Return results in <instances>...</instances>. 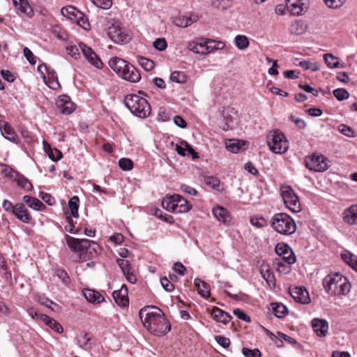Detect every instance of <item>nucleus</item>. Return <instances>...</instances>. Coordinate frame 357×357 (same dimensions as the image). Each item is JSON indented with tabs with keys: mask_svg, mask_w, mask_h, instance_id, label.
Segmentation results:
<instances>
[{
	"mask_svg": "<svg viewBox=\"0 0 357 357\" xmlns=\"http://www.w3.org/2000/svg\"><path fill=\"white\" fill-rule=\"evenodd\" d=\"M139 314L144 326L151 334L162 336L170 331V324L160 308L146 306L140 310Z\"/></svg>",
	"mask_w": 357,
	"mask_h": 357,
	"instance_id": "nucleus-1",
	"label": "nucleus"
},
{
	"mask_svg": "<svg viewBox=\"0 0 357 357\" xmlns=\"http://www.w3.org/2000/svg\"><path fill=\"white\" fill-rule=\"evenodd\" d=\"M326 291L331 296H345L351 291V284L348 279L339 273L329 274L323 280Z\"/></svg>",
	"mask_w": 357,
	"mask_h": 357,
	"instance_id": "nucleus-2",
	"label": "nucleus"
},
{
	"mask_svg": "<svg viewBox=\"0 0 357 357\" xmlns=\"http://www.w3.org/2000/svg\"><path fill=\"white\" fill-rule=\"evenodd\" d=\"M124 102L127 108L139 118H146L151 114V106L147 100L139 95L128 94Z\"/></svg>",
	"mask_w": 357,
	"mask_h": 357,
	"instance_id": "nucleus-3",
	"label": "nucleus"
},
{
	"mask_svg": "<svg viewBox=\"0 0 357 357\" xmlns=\"http://www.w3.org/2000/svg\"><path fill=\"white\" fill-rule=\"evenodd\" d=\"M271 226L275 231L282 235L293 234L296 230L294 220L287 213L275 214L271 220Z\"/></svg>",
	"mask_w": 357,
	"mask_h": 357,
	"instance_id": "nucleus-4",
	"label": "nucleus"
},
{
	"mask_svg": "<svg viewBox=\"0 0 357 357\" xmlns=\"http://www.w3.org/2000/svg\"><path fill=\"white\" fill-rule=\"evenodd\" d=\"M162 207L174 213H184L192 208V204L178 194L166 196L162 202Z\"/></svg>",
	"mask_w": 357,
	"mask_h": 357,
	"instance_id": "nucleus-5",
	"label": "nucleus"
},
{
	"mask_svg": "<svg viewBox=\"0 0 357 357\" xmlns=\"http://www.w3.org/2000/svg\"><path fill=\"white\" fill-rule=\"evenodd\" d=\"M266 142L269 149L274 153H284L289 149V141L284 135L278 130H273L268 132Z\"/></svg>",
	"mask_w": 357,
	"mask_h": 357,
	"instance_id": "nucleus-6",
	"label": "nucleus"
},
{
	"mask_svg": "<svg viewBox=\"0 0 357 357\" xmlns=\"http://www.w3.org/2000/svg\"><path fill=\"white\" fill-rule=\"evenodd\" d=\"M305 165L309 170L316 172H325L329 167L327 158L322 154L317 153L306 156Z\"/></svg>",
	"mask_w": 357,
	"mask_h": 357,
	"instance_id": "nucleus-7",
	"label": "nucleus"
},
{
	"mask_svg": "<svg viewBox=\"0 0 357 357\" xmlns=\"http://www.w3.org/2000/svg\"><path fill=\"white\" fill-rule=\"evenodd\" d=\"M281 196L285 206L292 212L301 211V207L298 196L289 186H284L281 190Z\"/></svg>",
	"mask_w": 357,
	"mask_h": 357,
	"instance_id": "nucleus-8",
	"label": "nucleus"
},
{
	"mask_svg": "<svg viewBox=\"0 0 357 357\" xmlns=\"http://www.w3.org/2000/svg\"><path fill=\"white\" fill-rule=\"evenodd\" d=\"M275 252L279 258L275 260H285L289 263L296 262V256L291 248L287 244H277L275 246Z\"/></svg>",
	"mask_w": 357,
	"mask_h": 357,
	"instance_id": "nucleus-9",
	"label": "nucleus"
},
{
	"mask_svg": "<svg viewBox=\"0 0 357 357\" xmlns=\"http://www.w3.org/2000/svg\"><path fill=\"white\" fill-rule=\"evenodd\" d=\"M286 6L292 15H300L307 10L308 0H286Z\"/></svg>",
	"mask_w": 357,
	"mask_h": 357,
	"instance_id": "nucleus-10",
	"label": "nucleus"
},
{
	"mask_svg": "<svg viewBox=\"0 0 357 357\" xmlns=\"http://www.w3.org/2000/svg\"><path fill=\"white\" fill-rule=\"evenodd\" d=\"M56 104L59 112L63 114H70L75 109V104L70 97L66 95L59 96Z\"/></svg>",
	"mask_w": 357,
	"mask_h": 357,
	"instance_id": "nucleus-11",
	"label": "nucleus"
},
{
	"mask_svg": "<svg viewBox=\"0 0 357 357\" xmlns=\"http://www.w3.org/2000/svg\"><path fill=\"white\" fill-rule=\"evenodd\" d=\"M289 293L293 298L302 304H307L310 302L308 291L305 288L296 287L289 289Z\"/></svg>",
	"mask_w": 357,
	"mask_h": 357,
	"instance_id": "nucleus-12",
	"label": "nucleus"
},
{
	"mask_svg": "<svg viewBox=\"0 0 357 357\" xmlns=\"http://www.w3.org/2000/svg\"><path fill=\"white\" fill-rule=\"evenodd\" d=\"M99 250L100 247L96 242L86 238L80 239L79 252L81 255H93V252L98 255Z\"/></svg>",
	"mask_w": 357,
	"mask_h": 357,
	"instance_id": "nucleus-13",
	"label": "nucleus"
},
{
	"mask_svg": "<svg viewBox=\"0 0 357 357\" xmlns=\"http://www.w3.org/2000/svg\"><path fill=\"white\" fill-rule=\"evenodd\" d=\"M99 250L100 247L96 242L86 238L80 239L79 252L81 255H93V252L98 255Z\"/></svg>",
	"mask_w": 357,
	"mask_h": 357,
	"instance_id": "nucleus-14",
	"label": "nucleus"
},
{
	"mask_svg": "<svg viewBox=\"0 0 357 357\" xmlns=\"http://www.w3.org/2000/svg\"><path fill=\"white\" fill-rule=\"evenodd\" d=\"M112 296L118 305L126 307L129 305L128 291L125 284L122 285L119 290L114 291Z\"/></svg>",
	"mask_w": 357,
	"mask_h": 357,
	"instance_id": "nucleus-15",
	"label": "nucleus"
},
{
	"mask_svg": "<svg viewBox=\"0 0 357 357\" xmlns=\"http://www.w3.org/2000/svg\"><path fill=\"white\" fill-rule=\"evenodd\" d=\"M312 326L319 337H325L328 332V323L325 319L314 318L312 321Z\"/></svg>",
	"mask_w": 357,
	"mask_h": 357,
	"instance_id": "nucleus-16",
	"label": "nucleus"
},
{
	"mask_svg": "<svg viewBox=\"0 0 357 357\" xmlns=\"http://www.w3.org/2000/svg\"><path fill=\"white\" fill-rule=\"evenodd\" d=\"M188 48L189 50L200 54H208V51L207 50L210 49V47L206 46L205 38H199L190 42L188 45Z\"/></svg>",
	"mask_w": 357,
	"mask_h": 357,
	"instance_id": "nucleus-17",
	"label": "nucleus"
},
{
	"mask_svg": "<svg viewBox=\"0 0 357 357\" xmlns=\"http://www.w3.org/2000/svg\"><path fill=\"white\" fill-rule=\"evenodd\" d=\"M108 36L116 43H124L128 40V36L119 26L116 25H112L109 28Z\"/></svg>",
	"mask_w": 357,
	"mask_h": 357,
	"instance_id": "nucleus-18",
	"label": "nucleus"
},
{
	"mask_svg": "<svg viewBox=\"0 0 357 357\" xmlns=\"http://www.w3.org/2000/svg\"><path fill=\"white\" fill-rule=\"evenodd\" d=\"M0 130L6 139L10 142H16L17 135L13 128L8 122L2 120L0 121Z\"/></svg>",
	"mask_w": 357,
	"mask_h": 357,
	"instance_id": "nucleus-19",
	"label": "nucleus"
},
{
	"mask_svg": "<svg viewBox=\"0 0 357 357\" xmlns=\"http://www.w3.org/2000/svg\"><path fill=\"white\" fill-rule=\"evenodd\" d=\"M13 3L15 9L26 15L27 17H31L33 16V10L29 4L27 0H13Z\"/></svg>",
	"mask_w": 357,
	"mask_h": 357,
	"instance_id": "nucleus-20",
	"label": "nucleus"
},
{
	"mask_svg": "<svg viewBox=\"0 0 357 357\" xmlns=\"http://www.w3.org/2000/svg\"><path fill=\"white\" fill-rule=\"evenodd\" d=\"M13 214L22 222L28 223L31 216L30 215L27 208L22 204H17L15 205Z\"/></svg>",
	"mask_w": 357,
	"mask_h": 357,
	"instance_id": "nucleus-21",
	"label": "nucleus"
},
{
	"mask_svg": "<svg viewBox=\"0 0 357 357\" xmlns=\"http://www.w3.org/2000/svg\"><path fill=\"white\" fill-rule=\"evenodd\" d=\"M212 213L219 222L227 223L230 221L231 218L228 211L222 206H217L214 207Z\"/></svg>",
	"mask_w": 357,
	"mask_h": 357,
	"instance_id": "nucleus-22",
	"label": "nucleus"
},
{
	"mask_svg": "<svg viewBox=\"0 0 357 357\" xmlns=\"http://www.w3.org/2000/svg\"><path fill=\"white\" fill-rule=\"evenodd\" d=\"M211 315L215 321L225 324L229 322L231 318L228 313L216 307L212 309Z\"/></svg>",
	"mask_w": 357,
	"mask_h": 357,
	"instance_id": "nucleus-23",
	"label": "nucleus"
},
{
	"mask_svg": "<svg viewBox=\"0 0 357 357\" xmlns=\"http://www.w3.org/2000/svg\"><path fill=\"white\" fill-rule=\"evenodd\" d=\"M194 284L197 288V292L201 296L206 298L211 296L210 287L206 282L201 279L196 278L194 280Z\"/></svg>",
	"mask_w": 357,
	"mask_h": 357,
	"instance_id": "nucleus-24",
	"label": "nucleus"
},
{
	"mask_svg": "<svg viewBox=\"0 0 357 357\" xmlns=\"http://www.w3.org/2000/svg\"><path fill=\"white\" fill-rule=\"evenodd\" d=\"M344 220L349 225H357V205H352L344 211Z\"/></svg>",
	"mask_w": 357,
	"mask_h": 357,
	"instance_id": "nucleus-25",
	"label": "nucleus"
},
{
	"mask_svg": "<svg viewBox=\"0 0 357 357\" xmlns=\"http://www.w3.org/2000/svg\"><path fill=\"white\" fill-rule=\"evenodd\" d=\"M83 294L87 301L91 303H100L105 300L103 296L95 290L86 289Z\"/></svg>",
	"mask_w": 357,
	"mask_h": 357,
	"instance_id": "nucleus-26",
	"label": "nucleus"
},
{
	"mask_svg": "<svg viewBox=\"0 0 357 357\" xmlns=\"http://www.w3.org/2000/svg\"><path fill=\"white\" fill-rule=\"evenodd\" d=\"M121 78L130 82H137L141 79V75L138 70L132 66L127 68L125 75H123Z\"/></svg>",
	"mask_w": 357,
	"mask_h": 357,
	"instance_id": "nucleus-27",
	"label": "nucleus"
},
{
	"mask_svg": "<svg viewBox=\"0 0 357 357\" xmlns=\"http://www.w3.org/2000/svg\"><path fill=\"white\" fill-rule=\"evenodd\" d=\"M127 61L119 57H113L109 61V67L119 76Z\"/></svg>",
	"mask_w": 357,
	"mask_h": 357,
	"instance_id": "nucleus-28",
	"label": "nucleus"
},
{
	"mask_svg": "<svg viewBox=\"0 0 357 357\" xmlns=\"http://www.w3.org/2000/svg\"><path fill=\"white\" fill-rule=\"evenodd\" d=\"M198 20L197 16H186V15H180L177 18H176L174 21V23L176 26L179 27H187L191 25L192 23L197 22Z\"/></svg>",
	"mask_w": 357,
	"mask_h": 357,
	"instance_id": "nucleus-29",
	"label": "nucleus"
},
{
	"mask_svg": "<svg viewBox=\"0 0 357 357\" xmlns=\"http://www.w3.org/2000/svg\"><path fill=\"white\" fill-rule=\"evenodd\" d=\"M307 24L301 20H296L291 24L289 31L294 35H301L307 31Z\"/></svg>",
	"mask_w": 357,
	"mask_h": 357,
	"instance_id": "nucleus-30",
	"label": "nucleus"
},
{
	"mask_svg": "<svg viewBox=\"0 0 357 357\" xmlns=\"http://www.w3.org/2000/svg\"><path fill=\"white\" fill-rule=\"evenodd\" d=\"M12 181L15 182L19 187L24 189L25 191L31 190L33 188L31 182L18 172L16 177L13 178Z\"/></svg>",
	"mask_w": 357,
	"mask_h": 357,
	"instance_id": "nucleus-31",
	"label": "nucleus"
},
{
	"mask_svg": "<svg viewBox=\"0 0 357 357\" xmlns=\"http://www.w3.org/2000/svg\"><path fill=\"white\" fill-rule=\"evenodd\" d=\"M40 320L43 321L46 325L57 333L63 332V327L54 319H52L47 315H41Z\"/></svg>",
	"mask_w": 357,
	"mask_h": 357,
	"instance_id": "nucleus-32",
	"label": "nucleus"
},
{
	"mask_svg": "<svg viewBox=\"0 0 357 357\" xmlns=\"http://www.w3.org/2000/svg\"><path fill=\"white\" fill-rule=\"evenodd\" d=\"M245 143L243 141L236 139H229L225 143L226 149L234 153H238L243 148Z\"/></svg>",
	"mask_w": 357,
	"mask_h": 357,
	"instance_id": "nucleus-33",
	"label": "nucleus"
},
{
	"mask_svg": "<svg viewBox=\"0 0 357 357\" xmlns=\"http://www.w3.org/2000/svg\"><path fill=\"white\" fill-rule=\"evenodd\" d=\"M23 201L26 203L29 207L40 211L42 208H45V205L39 199L35 197L25 195L23 197Z\"/></svg>",
	"mask_w": 357,
	"mask_h": 357,
	"instance_id": "nucleus-34",
	"label": "nucleus"
},
{
	"mask_svg": "<svg viewBox=\"0 0 357 357\" xmlns=\"http://www.w3.org/2000/svg\"><path fill=\"white\" fill-rule=\"evenodd\" d=\"M205 183L212 188L213 189L221 192L223 190V184L220 181V180L215 177L212 176H208L204 177Z\"/></svg>",
	"mask_w": 357,
	"mask_h": 357,
	"instance_id": "nucleus-35",
	"label": "nucleus"
},
{
	"mask_svg": "<svg viewBox=\"0 0 357 357\" xmlns=\"http://www.w3.org/2000/svg\"><path fill=\"white\" fill-rule=\"evenodd\" d=\"M79 199L77 196L75 195L68 201V207L70 211V215L73 218H78Z\"/></svg>",
	"mask_w": 357,
	"mask_h": 357,
	"instance_id": "nucleus-36",
	"label": "nucleus"
},
{
	"mask_svg": "<svg viewBox=\"0 0 357 357\" xmlns=\"http://www.w3.org/2000/svg\"><path fill=\"white\" fill-rule=\"evenodd\" d=\"M342 258L344 261L357 271V256L349 251H344L342 254Z\"/></svg>",
	"mask_w": 357,
	"mask_h": 357,
	"instance_id": "nucleus-37",
	"label": "nucleus"
},
{
	"mask_svg": "<svg viewBox=\"0 0 357 357\" xmlns=\"http://www.w3.org/2000/svg\"><path fill=\"white\" fill-rule=\"evenodd\" d=\"M262 278L266 280L269 287H274L275 283V279L274 275L271 272L267 266H263L260 270Z\"/></svg>",
	"mask_w": 357,
	"mask_h": 357,
	"instance_id": "nucleus-38",
	"label": "nucleus"
},
{
	"mask_svg": "<svg viewBox=\"0 0 357 357\" xmlns=\"http://www.w3.org/2000/svg\"><path fill=\"white\" fill-rule=\"evenodd\" d=\"M275 265L277 271L282 274H287L290 273L291 270V264L294 263H289L285 260H275Z\"/></svg>",
	"mask_w": 357,
	"mask_h": 357,
	"instance_id": "nucleus-39",
	"label": "nucleus"
},
{
	"mask_svg": "<svg viewBox=\"0 0 357 357\" xmlns=\"http://www.w3.org/2000/svg\"><path fill=\"white\" fill-rule=\"evenodd\" d=\"M271 306L273 314L278 318L284 317L288 312L287 307L282 303H272Z\"/></svg>",
	"mask_w": 357,
	"mask_h": 357,
	"instance_id": "nucleus-40",
	"label": "nucleus"
},
{
	"mask_svg": "<svg viewBox=\"0 0 357 357\" xmlns=\"http://www.w3.org/2000/svg\"><path fill=\"white\" fill-rule=\"evenodd\" d=\"M298 66L305 70H310L312 72H316L320 70V66L317 62H312L309 60L301 61Z\"/></svg>",
	"mask_w": 357,
	"mask_h": 357,
	"instance_id": "nucleus-41",
	"label": "nucleus"
},
{
	"mask_svg": "<svg viewBox=\"0 0 357 357\" xmlns=\"http://www.w3.org/2000/svg\"><path fill=\"white\" fill-rule=\"evenodd\" d=\"M324 59L326 64L330 68H336L340 67V61L337 57H335L332 54H325Z\"/></svg>",
	"mask_w": 357,
	"mask_h": 357,
	"instance_id": "nucleus-42",
	"label": "nucleus"
},
{
	"mask_svg": "<svg viewBox=\"0 0 357 357\" xmlns=\"http://www.w3.org/2000/svg\"><path fill=\"white\" fill-rule=\"evenodd\" d=\"M0 173L6 177H8L11 180L16 177L17 172L10 168L6 164H0Z\"/></svg>",
	"mask_w": 357,
	"mask_h": 357,
	"instance_id": "nucleus-43",
	"label": "nucleus"
},
{
	"mask_svg": "<svg viewBox=\"0 0 357 357\" xmlns=\"http://www.w3.org/2000/svg\"><path fill=\"white\" fill-rule=\"evenodd\" d=\"M75 22H76L85 30L89 29L90 27L88 18L83 13L80 11L77 16L75 15Z\"/></svg>",
	"mask_w": 357,
	"mask_h": 357,
	"instance_id": "nucleus-44",
	"label": "nucleus"
},
{
	"mask_svg": "<svg viewBox=\"0 0 357 357\" xmlns=\"http://www.w3.org/2000/svg\"><path fill=\"white\" fill-rule=\"evenodd\" d=\"M66 240L67 245L73 252H79L80 239L66 235Z\"/></svg>",
	"mask_w": 357,
	"mask_h": 357,
	"instance_id": "nucleus-45",
	"label": "nucleus"
},
{
	"mask_svg": "<svg viewBox=\"0 0 357 357\" xmlns=\"http://www.w3.org/2000/svg\"><path fill=\"white\" fill-rule=\"evenodd\" d=\"M171 81L176 83H185L187 81V76L184 72L174 71L170 75Z\"/></svg>",
	"mask_w": 357,
	"mask_h": 357,
	"instance_id": "nucleus-46",
	"label": "nucleus"
},
{
	"mask_svg": "<svg viewBox=\"0 0 357 357\" xmlns=\"http://www.w3.org/2000/svg\"><path fill=\"white\" fill-rule=\"evenodd\" d=\"M235 44L239 50H245L249 45V40L245 36L238 35L235 38Z\"/></svg>",
	"mask_w": 357,
	"mask_h": 357,
	"instance_id": "nucleus-47",
	"label": "nucleus"
},
{
	"mask_svg": "<svg viewBox=\"0 0 357 357\" xmlns=\"http://www.w3.org/2000/svg\"><path fill=\"white\" fill-rule=\"evenodd\" d=\"M80 48L78 46L75 45H68L66 47V52L68 54L75 59H79L80 58V52H79Z\"/></svg>",
	"mask_w": 357,
	"mask_h": 357,
	"instance_id": "nucleus-48",
	"label": "nucleus"
},
{
	"mask_svg": "<svg viewBox=\"0 0 357 357\" xmlns=\"http://www.w3.org/2000/svg\"><path fill=\"white\" fill-rule=\"evenodd\" d=\"M117 264L120 266L123 275L134 270L130 262L127 259H118Z\"/></svg>",
	"mask_w": 357,
	"mask_h": 357,
	"instance_id": "nucleus-49",
	"label": "nucleus"
},
{
	"mask_svg": "<svg viewBox=\"0 0 357 357\" xmlns=\"http://www.w3.org/2000/svg\"><path fill=\"white\" fill-rule=\"evenodd\" d=\"M139 65L147 71L152 70L154 67V62L147 58L140 56L138 58Z\"/></svg>",
	"mask_w": 357,
	"mask_h": 357,
	"instance_id": "nucleus-50",
	"label": "nucleus"
},
{
	"mask_svg": "<svg viewBox=\"0 0 357 357\" xmlns=\"http://www.w3.org/2000/svg\"><path fill=\"white\" fill-rule=\"evenodd\" d=\"M119 166L124 171H129L133 168V162L126 158H122L119 160Z\"/></svg>",
	"mask_w": 357,
	"mask_h": 357,
	"instance_id": "nucleus-51",
	"label": "nucleus"
},
{
	"mask_svg": "<svg viewBox=\"0 0 357 357\" xmlns=\"http://www.w3.org/2000/svg\"><path fill=\"white\" fill-rule=\"evenodd\" d=\"M91 1L96 6L103 10H107L112 6V0H91Z\"/></svg>",
	"mask_w": 357,
	"mask_h": 357,
	"instance_id": "nucleus-52",
	"label": "nucleus"
},
{
	"mask_svg": "<svg viewBox=\"0 0 357 357\" xmlns=\"http://www.w3.org/2000/svg\"><path fill=\"white\" fill-rule=\"evenodd\" d=\"M91 65L94 66L98 68H102L103 63L98 56L96 53L93 51L91 55L86 59Z\"/></svg>",
	"mask_w": 357,
	"mask_h": 357,
	"instance_id": "nucleus-53",
	"label": "nucleus"
},
{
	"mask_svg": "<svg viewBox=\"0 0 357 357\" xmlns=\"http://www.w3.org/2000/svg\"><path fill=\"white\" fill-rule=\"evenodd\" d=\"M65 12L66 13H64V10L63 9L62 13L64 16H66L69 19L75 21V15H77V14L79 13V10H78L75 7L69 6L65 8Z\"/></svg>",
	"mask_w": 357,
	"mask_h": 357,
	"instance_id": "nucleus-54",
	"label": "nucleus"
},
{
	"mask_svg": "<svg viewBox=\"0 0 357 357\" xmlns=\"http://www.w3.org/2000/svg\"><path fill=\"white\" fill-rule=\"evenodd\" d=\"M334 96L340 101L347 100L349 94L344 89H337L333 91Z\"/></svg>",
	"mask_w": 357,
	"mask_h": 357,
	"instance_id": "nucleus-55",
	"label": "nucleus"
},
{
	"mask_svg": "<svg viewBox=\"0 0 357 357\" xmlns=\"http://www.w3.org/2000/svg\"><path fill=\"white\" fill-rule=\"evenodd\" d=\"M347 0H324L326 5L329 8L337 9L340 8Z\"/></svg>",
	"mask_w": 357,
	"mask_h": 357,
	"instance_id": "nucleus-56",
	"label": "nucleus"
},
{
	"mask_svg": "<svg viewBox=\"0 0 357 357\" xmlns=\"http://www.w3.org/2000/svg\"><path fill=\"white\" fill-rule=\"evenodd\" d=\"M242 354L245 357H260L261 352L257 349H250L248 348H243Z\"/></svg>",
	"mask_w": 357,
	"mask_h": 357,
	"instance_id": "nucleus-57",
	"label": "nucleus"
},
{
	"mask_svg": "<svg viewBox=\"0 0 357 357\" xmlns=\"http://www.w3.org/2000/svg\"><path fill=\"white\" fill-rule=\"evenodd\" d=\"M153 46L159 51H163L167 48V43L165 38H159L153 42Z\"/></svg>",
	"mask_w": 357,
	"mask_h": 357,
	"instance_id": "nucleus-58",
	"label": "nucleus"
},
{
	"mask_svg": "<svg viewBox=\"0 0 357 357\" xmlns=\"http://www.w3.org/2000/svg\"><path fill=\"white\" fill-rule=\"evenodd\" d=\"M24 55L31 65L36 64L37 61V57L35 56L31 50L28 47H24L23 50Z\"/></svg>",
	"mask_w": 357,
	"mask_h": 357,
	"instance_id": "nucleus-59",
	"label": "nucleus"
},
{
	"mask_svg": "<svg viewBox=\"0 0 357 357\" xmlns=\"http://www.w3.org/2000/svg\"><path fill=\"white\" fill-rule=\"evenodd\" d=\"M67 222L68 223V225L65 227V229L66 231H68L70 234H78L80 228L77 227L75 228V225H73V221L71 217L68 216L66 218Z\"/></svg>",
	"mask_w": 357,
	"mask_h": 357,
	"instance_id": "nucleus-60",
	"label": "nucleus"
},
{
	"mask_svg": "<svg viewBox=\"0 0 357 357\" xmlns=\"http://www.w3.org/2000/svg\"><path fill=\"white\" fill-rule=\"evenodd\" d=\"M338 130L343 135L347 137H353L354 132V130L345 124H340L338 126Z\"/></svg>",
	"mask_w": 357,
	"mask_h": 357,
	"instance_id": "nucleus-61",
	"label": "nucleus"
},
{
	"mask_svg": "<svg viewBox=\"0 0 357 357\" xmlns=\"http://www.w3.org/2000/svg\"><path fill=\"white\" fill-rule=\"evenodd\" d=\"M215 340L218 344L223 348H228L230 345V340L226 337L222 335H216Z\"/></svg>",
	"mask_w": 357,
	"mask_h": 357,
	"instance_id": "nucleus-62",
	"label": "nucleus"
},
{
	"mask_svg": "<svg viewBox=\"0 0 357 357\" xmlns=\"http://www.w3.org/2000/svg\"><path fill=\"white\" fill-rule=\"evenodd\" d=\"M160 282L165 291L172 292L174 289V285L167 278H161Z\"/></svg>",
	"mask_w": 357,
	"mask_h": 357,
	"instance_id": "nucleus-63",
	"label": "nucleus"
},
{
	"mask_svg": "<svg viewBox=\"0 0 357 357\" xmlns=\"http://www.w3.org/2000/svg\"><path fill=\"white\" fill-rule=\"evenodd\" d=\"M79 47L86 59H87L89 55H91V54H92V52H93V50L91 47H88L84 43H79Z\"/></svg>",
	"mask_w": 357,
	"mask_h": 357,
	"instance_id": "nucleus-64",
	"label": "nucleus"
}]
</instances>
